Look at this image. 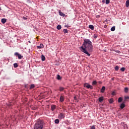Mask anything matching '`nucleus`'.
<instances>
[{
    "label": "nucleus",
    "mask_w": 129,
    "mask_h": 129,
    "mask_svg": "<svg viewBox=\"0 0 129 129\" xmlns=\"http://www.w3.org/2000/svg\"><path fill=\"white\" fill-rule=\"evenodd\" d=\"M81 51L86 54L88 56H90L89 52H92L93 50V45H92V42L89 39H84V42L82 46L80 47Z\"/></svg>",
    "instance_id": "f257e3e1"
},
{
    "label": "nucleus",
    "mask_w": 129,
    "mask_h": 129,
    "mask_svg": "<svg viewBox=\"0 0 129 129\" xmlns=\"http://www.w3.org/2000/svg\"><path fill=\"white\" fill-rule=\"evenodd\" d=\"M45 126V122L42 119H38L33 126V129H43Z\"/></svg>",
    "instance_id": "f03ea898"
},
{
    "label": "nucleus",
    "mask_w": 129,
    "mask_h": 129,
    "mask_svg": "<svg viewBox=\"0 0 129 129\" xmlns=\"http://www.w3.org/2000/svg\"><path fill=\"white\" fill-rule=\"evenodd\" d=\"M84 87H86V88H88V89H93V86L89 85V84L87 83H85L84 84Z\"/></svg>",
    "instance_id": "7ed1b4c3"
},
{
    "label": "nucleus",
    "mask_w": 129,
    "mask_h": 129,
    "mask_svg": "<svg viewBox=\"0 0 129 129\" xmlns=\"http://www.w3.org/2000/svg\"><path fill=\"white\" fill-rule=\"evenodd\" d=\"M58 118H59V119H63V118H65V114L60 113L58 115Z\"/></svg>",
    "instance_id": "20e7f679"
},
{
    "label": "nucleus",
    "mask_w": 129,
    "mask_h": 129,
    "mask_svg": "<svg viewBox=\"0 0 129 129\" xmlns=\"http://www.w3.org/2000/svg\"><path fill=\"white\" fill-rule=\"evenodd\" d=\"M14 55H15V56H18V59H22V54H20L18 52H15Z\"/></svg>",
    "instance_id": "39448f33"
},
{
    "label": "nucleus",
    "mask_w": 129,
    "mask_h": 129,
    "mask_svg": "<svg viewBox=\"0 0 129 129\" xmlns=\"http://www.w3.org/2000/svg\"><path fill=\"white\" fill-rule=\"evenodd\" d=\"M58 14L60 17H65V14L61 10L58 11Z\"/></svg>",
    "instance_id": "423d86ee"
},
{
    "label": "nucleus",
    "mask_w": 129,
    "mask_h": 129,
    "mask_svg": "<svg viewBox=\"0 0 129 129\" xmlns=\"http://www.w3.org/2000/svg\"><path fill=\"white\" fill-rule=\"evenodd\" d=\"M125 107V104H124V103H122L120 104V108L121 109H123Z\"/></svg>",
    "instance_id": "0eeeda50"
},
{
    "label": "nucleus",
    "mask_w": 129,
    "mask_h": 129,
    "mask_svg": "<svg viewBox=\"0 0 129 129\" xmlns=\"http://www.w3.org/2000/svg\"><path fill=\"white\" fill-rule=\"evenodd\" d=\"M42 48H44V44L42 43H40L39 46H37L38 49H42Z\"/></svg>",
    "instance_id": "6e6552de"
},
{
    "label": "nucleus",
    "mask_w": 129,
    "mask_h": 129,
    "mask_svg": "<svg viewBox=\"0 0 129 129\" xmlns=\"http://www.w3.org/2000/svg\"><path fill=\"white\" fill-rule=\"evenodd\" d=\"M51 108L52 111H54L55 109H56V105H51Z\"/></svg>",
    "instance_id": "1a4fd4ad"
},
{
    "label": "nucleus",
    "mask_w": 129,
    "mask_h": 129,
    "mask_svg": "<svg viewBox=\"0 0 129 129\" xmlns=\"http://www.w3.org/2000/svg\"><path fill=\"white\" fill-rule=\"evenodd\" d=\"M1 22L2 24H6V23L7 22V19H6L5 18H3L1 20Z\"/></svg>",
    "instance_id": "9d476101"
},
{
    "label": "nucleus",
    "mask_w": 129,
    "mask_h": 129,
    "mask_svg": "<svg viewBox=\"0 0 129 129\" xmlns=\"http://www.w3.org/2000/svg\"><path fill=\"white\" fill-rule=\"evenodd\" d=\"M104 91H105V87L103 86L101 89V92L102 93H104Z\"/></svg>",
    "instance_id": "9b49d317"
},
{
    "label": "nucleus",
    "mask_w": 129,
    "mask_h": 129,
    "mask_svg": "<svg viewBox=\"0 0 129 129\" xmlns=\"http://www.w3.org/2000/svg\"><path fill=\"white\" fill-rule=\"evenodd\" d=\"M126 8H129V0H126L125 3Z\"/></svg>",
    "instance_id": "f8f14e48"
},
{
    "label": "nucleus",
    "mask_w": 129,
    "mask_h": 129,
    "mask_svg": "<svg viewBox=\"0 0 129 129\" xmlns=\"http://www.w3.org/2000/svg\"><path fill=\"white\" fill-rule=\"evenodd\" d=\"M89 29H91V30H92V31H93V30H94V26L92 25H90L89 26Z\"/></svg>",
    "instance_id": "ddd939ff"
},
{
    "label": "nucleus",
    "mask_w": 129,
    "mask_h": 129,
    "mask_svg": "<svg viewBox=\"0 0 129 129\" xmlns=\"http://www.w3.org/2000/svg\"><path fill=\"white\" fill-rule=\"evenodd\" d=\"M41 60L42 61H45V60H46V57H45V55H41Z\"/></svg>",
    "instance_id": "4468645a"
},
{
    "label": "nucleus",
    "mask_w": 129,
    "mask_h": 129,
    "mask_svg": "<svg viewBox=\"0 0 129 129\" xmlns=\"http://www.w3.org/2000/svg\"><path fill=\"white\" fill-rule=\"evenodd\" d=\"M56 79H57V80H61L62 79V77L60 76V75H57Z\"/></svg>",
    "instance_id": "2eb2a0df"
},
{
    "label": "nucleus",
    "mask_w": 129,
    "mask_h": 129,
    "mask_svg": "<svg viewBox=\"0 0 129 129\" xmlns=\"http://www.w3.org/2000/svg\"><path fill=\"white\" fill-rule=\"evenodd\" d=\"M56 29L57 30H61V29H62V26L60 25H58L57 26Z\"/></svg>",
    "instance_id": "dca6fc26"
},
{
    "label": "nucleus",
    "mask_w": 129,
    "mask_h": 129,
    "mask_svg": "<svg viewBox=\"0 0 129 129\" xmlns=\"http://www.w3.org/2000/svg\"><path fill=\"white\" fill-rule=\"evenodd\" d=\"M60 100L61 102H63L64 101V97L61 96L60 97Z\"/></svg>",
    "instance_id": "f3484780"
},
{
    "label": "nucleus",
    "mask_w": 129,
    "mask_h": 129,
    "mask_svg": "<svg viewBox=\"0 0 129 129\" xmlns=\"http://www.w3.org/2000/svg\"><path fill=\"white\" fill-rule=\"evenodd\" d=\"M99 102H102V101H103V97H100L99 98Z\"/></svg>",
    "instance_id": "a211bd4d"
},
{
    "label": "nucleus",
    "mask_w": 129,
    "mask_h": 129,
    "mask_svg": "<svg viewBox=\"0 0 129 129\" xmlns=\"http://www.w3.org/2000/svg\"><path fill=\"white\" fill-rule=\"evenodd\" d=\"M54 122L55 123H56V124H58V123L60 122V120H59V119H56L54 120Z\"/></svg>",
    "instance_id": "6ab92c4d"
},
{
    "label": "nucleus",
    "mask_w": 129,
    "mask_h": 129,
    "mask_svg": "<svg viewBox=\"0 0 129 129\" xmlns=\"http://www.w3.org/2000/svg\"><path fill=\"white\" fill-rule=\"evenodd\" d=\"M111 32H114V31H115V26H113L111 27Z\"/></svg>",
    "instance_id": "aec40b11"
},
{
    "label": "nucleus",
    "mask_w": 129,
    "mask_h": 129,
    "mask_svg": "<svg viewBox=\"0 0 129 129\" xmlns=\"http://www.w3.org/2000/svg\"><path fill=\"white\" fill-rule=\"evenodd\" d=\"M63 32L64 33V34H67L68 33V30H67V29H64L63 30Z\"/></svg>",
    "instance_id": "412c9836"
},
{
    "label": "nucleus",
    "mask_w": 129,
    "mask_h": 129,
    "mask_svg": "<svg viewBox=\"0 0 129 129\" xmlns=\"http://www.w3.org/2000/svg\"><path fill=\"white\" fill-rule=\"evenodd\" d=\"M64 89H65V88L63 87H59V91H60V92L63 91V90H64Z\"/></svg>",
    "instance_id": "4be33fe9"
},
{
    "label": "nucleus",
    "mask_w": 129,
    "mask_h": 129,
    "mask_svg": "<svg viewBox=\"0 0 129 129\" xmlns=\"http://www.w3.org/2000/svg\"><path fill=\"white\" fill-rule=\"evenodd\" d=\"M114 69L115 71H118V69H119V67H118V66H116Z\"/></svg>",
    "instance_id": "5701e85b"
},
{
    "label": "nucleus",
    "mask_w": 129,
    "mask_h": 129,
    "mask_svg": "<svg viewBox=\"0 0 129 129\" xmlns=\"http://www.w3.org/2000/svg\"><path fill=\"white\" fill-rule=\"evenodd\" d=\"M120 70L122 72H124V71H125V68L124 67L121 68Z\"/></svg>",
    "instance_id": "b1692460"
},
{
    "label": "nucleus",
    "mask_w": 129,
    "mask_h": 129,
    "mask_svg": "<svg viewBox=\"0 0 129 129\" xmlns=\"http://www.w3.org/2000/svg\"><path fill=\"white\" fill-rule=\"evenodd\" d=\"M92 84V85H96V84H97V82H96V81H93Z\"/></svg>",
    "instance_id": "393cba45"
},
{
    "label": "nucleus",
    "mask_w": 129,
    "mask_h": 129,
    "mask_svg": "<svg viewBox=\"0 0 129 129\" xmlns=\"http://www.w3.org/2000/svg\"><path fill=\"white\" fill-rule=\"evenodd\" d=\"M121 101H122V98L119 97L118 99V102L120 103Z\"/></svg>",
    "instance_id": "a878e982"
},
{
    "label": "nucleus",
    "mask_w": 129,
    "mask_h": 129,
    "mask_svg": "<svg viewBox=\"0 0 129 129\" xmlns=\"http://www.w3.org/2000/svg\"><path fill=\"white\" fill-rule=\"evenodd\" d=\"M109 103L111 104L113 103V99L111 98L109 100Z\"/></svg>",
    "instance_id": "bb28decb"
},
{
    "label": "nucleus",
    "mask_w": 129,
    "mask_h": 129,
    "mask_svg": "<svg viewBox=\"0 0 129 129\" xmlns=\"http://www.w3.org/2000/svg\"><path fill=\"white\" fill-rule=\"evenodd\" d=\"M124 92H125V93L128 92V88L127 87L124 88Z\"/></svg>",
    "instance_id": "cd10ccee"
},
{
    "label": "nucleus",
    "mask_w": 129,
    "mask_h": 129,
    "mask_svg": "<svg viewBox=\"0 0 129 129\" xmlns=\"http://www.w3.org/2000/svg\"><path fill=\"white\" fill-rule=\"evenodd\" d=\"M35 88V85H34V84L31 85L30 87V89H33V88Z\"/></svg>",
    "instance_id": "c85d7f7f"
},
{
    "label": "nucleus",
    "mask_w": 129,
    "mask_h": 129,
    "mask_svg": "<svg viewBox=\"0 0 129 129\" xmlns=\"http://www.w3.org/2000/svg\"><path fill=\"white\" fill-rule=\"evenodd\" d=\"M106 5H108L110 3V0H106Z\"/></svg>",
    "instance_id": "c756f323"
},
{
    "label": "nucleus",
    "mask_w": 129,
    "mask_h": 129,
    "mask_svg": "<svg viewBox=\"0 0 129 129\" xmlns=\"http://www.w3.org/2000/svg\"><path fill=\"white\" fill-rule=\"evenodd\" d=\"M97 37H98L97 34H94V35H93L94 39H97Z\"/></svg>",
    "instance_id": "7c9ffc66"
},
{
    "label": "nucleus",
    "mask_w": 129,
    "mask_h": 129,
    "mask_svg": "<svg viewBox=\"0 0 129 129\" xmlns=\"http://www.w3.org/2000/svg\"><path fill=\"white\" fill-rule=\"evenodd\" d=\"M14 68H17L18 67V63H14Z\"/></svg>",
    "instance_id": "2f4dec72"
},
{
    "label": "nucleus",
    "mask_w": 129,
    "mask_h": 129,
    "mask_svg": "<svg viewBox=\"0 0 129 129\" xmlns=\"http://www.w3.org/2000/svg\"><path fill=\"white\" fill-rule=\"evenodd\" d=\"M90 129H95V126L93 125L91 127Z\"/></svg>",
    "instance_id": "473e14b6"
},
{
    "label": "nucleus",
    "mask_w": 129,
    "mask_h": 129,
    "mask_svg": "<svg viewBox=\"0 0 129 129\" xmlns=\"http://www.w3.org/2000/svg\"><path fill=\"white\" fill-rule=\"evenodd\" d=\"M112 95H113V96L115 95V92L113 91V92H112Z\"/></svg>",
    "instance_id": "72a5a7b5"
},
{
    "label": "nucleus",
    "mask_w": 129,
    "mask_h": 129,
    "mask_svg": "<svg viewBox=\"0 0 129 129\" xmlns=\"http://www.w3.org/2000/svg\"><path fill=\"white\" fill-rule=\"evenodd\" d=\"M124 99H129V97L128 96L125 97Z\"/></svg>",
    "instance_id": "f704fd0d"
},
{
    "label": "nucleus",
    "mask_w": 129,
    "mask_h": 129,
    "mask_svg": "<svg viewBox=\"0 0 129 129\" xmlns=\"http://www.w3.org/2000/svg\"><path fill=\"white\" fill-rule=\"evenodd\" d=\"M124 127H126V128H127V124H125L124 125Z\"/></svg>",
    "instance_id": "c9c22d12"
},
{
    "label": "nucleus",
    "mask_w": 129,
    "mask_h": 129,
    "mask_svg": "<svg viewBox=\"0 0 129 129\" xmlns=\"http://www.w3.org/2000/svg\"><path fill=\"white\" fill-rule=\"evenodd\" d=\"M23 20H28V18H27L26 17H23Z\"/></svg>",
    "instance_id": "e433bc0d"
},
{
    "label": "nucleus",
    "mask_w": 129,
    "mask_h": 129,
    "mask_svg": "<svg viewBox=\"0 0 129 129\" xmlns=\"http://www.w3.org/2000/svg\"><path fill=\"white\" fill-rule=\"evenodd\" d=\"M64 27L65 28H69V26L68 25H66Z\"/></svg>",
    "instance_id": "4c0bfd02"
},
{
    "label": "nucleus",
    "mask_w": 129,
    "mask_h": 129,
    "mask_svg": "<svg viewBox=\"0 0 129 129\" xmlns=\"http://www.w3.org/2000/svg\"><path fill=\"white\" fill-rule=\"evenodd\" d=\"M74 99L75 100H77V98L76 97V96H75Z\"/></svg>",
    "instance_id": "58836bf2"
},
{
    "label": "nucleus",
    "mask_w": 129,
    "mask_h": 129,
    "mask_svg": "<svg viewBox=\"0 0 129 129\" xmlns=\"http://www.w3.org/2000/svg\"><path fill=\"white\" fill-rule=\"evenodd\" d=\"M102 3H105V0H102Z\"/></svg>",
    "instance_id": "ea45409f"
},
{
    "label": "nucleus",
    "mask_w": 129,
    "mask_h": 129,
    "mask_svg": "<svg viewBox=\"0 0 129 129\" xmlns=\"http://www.w3.org/2000/svg\"><path fill=\"white\" fill-rule=\"evenodd\" d=\"M107 26L106 25H104V28H106Z\"/></svg>",
    "instance_id": "a19ab883"
},
{
    "label": "nucleus",
    "mask_w": 129,
    "mask_h": 129,
    "mask_svg": "<svg viewBox=\"0 0 129 129\" xmlns=\"http://www.w3.org/2000/svg\"><path fill=\"white\" fill-rule=\"evenodd\" d=\"M120 51H119V50H118L117 52V53H120Z\"/></svg>",
    "instance_id": "79ce46f5"
},
{
    "label": "nucleus",
    "mask_w": 129,
    "mask_h": 129,
    "mask_svg": "<svg viewBox=\"0 0 129 129\" xmlns=\"http://www.w3.org/2000/svg\"><path fill=\"white\" fill-rule=\"evenodd\" d=\"M0 11H2V8L0 7Z\"/></svg>",
    "instance_id": "37998d69"
},
{
    "label": "nucleus",
    "mask_w": 129,
    "mask_h": 129,
    "mask_svg": "<svg viewBox=\"0 0 129 129\" xmlns=\"http://www.w3.org/2000/svg\"><path fill=\"white\" fill-rule=\"evenodd\" d=\"M99 83H101V82H99Z\"/></svg>",
    "instance_id": "c03bdc74"
},
{
    "label": "nucleus",
    "mask_w": 129,
    "mask_h": 129,
    "mask_svg": "<svg viewBox=\"0 0 129 129\" xmlns=\"http://www.w3.org/2000/svg\"><path fill=\"white\" fill-rule=\"evenodd\" d=\"M28 42H29V43H31V41H28Z\"/></svg>",
    "instance_id": "a18cd8bd"
},
{
    "label": "nucleus",
    "mask_w": 129,
    "mask_h": 129,
    "mask_svg": "<svg viewBox=\"0 0 129 129\" xmlns=\"http://www.w3.org/2000/svg\"><path fill=\"white\" fill-rule=\"evenodd\" d=\"M121 123H122H122H123V124H124V122H122Z\"/></svg>",
    "instance_id": "49530a36"
},
{
    "label": "nucleus",
    "mask_w": 129,
    "mask_h": 129,
    "mask_svg": "<svg viewBox=\"0 0 129 129\" xmlns=\"http://www.w3.org/2000/svg\"><path fill=\"white\" fill-rule=\"evenodd\" d=\"M104 52H106V50H104Z\"/></svg>",
    "instance_id": "de8ad7c7"
},
{
    "label": "nucleus",
    "mask_w": 129,
    "mask_h": 129,
    "mask_svg": "<svg viewBox=\"0 0 129 129\" xmlns=\"http://www.w3.org/2000/svg\"><path fill=\"white\" fill-rule=\"evenodd\" d=\"M112 80H113V79H112Z\"/></svg>",
    "instance_id": "09e8293b"
}]
</instances>
